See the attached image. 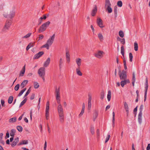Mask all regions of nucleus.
Returning <instances> with one entry per match:
<instances>
[{"label":"nucleus","instance_id":"nucleus-1","mask_svg":"<svg viewBox=\"0 0 150 150\" xmlns=\"http://www.w3.org/2000/svg\"><path fill=\"white\" fill-rule=\"evenodd\" d=\"M50 22L49 21H47V22L43 24L39 28L38 32L39 33H41L45 31L47 27H48L50 24Z\"/></svg>","mask_w":150,"mask_h":150},{"label":"nucleus","instance_id":"nucleus-2","mask_svg":"<svg viewBox=\"0 0 150 150\" xmlns=\"http://www.w3.org/2000/svg\"><path fill=\"white\" fill-rule=\"evenodd\" d=\"M11 20H7L6 21L5 25L2 30V32H5L8 30L11 24Z\"/></svg>","mask_w":150,"mask_h":150},{"label":"nucleus","instance_id":"nucleus-3","mask_svg":"<svg viewBox=\"0 0 150 150\" xmlns=\"http://www.w3.org/2000/svg\"><path fill=\"white\" fill-rule=\"evenodd\" d=\"M143 108V105L142 104L139 108V112L138 116V121L139 123L140 124L142 122V111Z\"/></svg>","mask_w":150,"mask_h":150},{"label":"nucleus","instance_id":"nucleus-4","mask_svg":"<svg viewBox=\"0 0 150 150\" xmlns=\"http://www.w3.org/2000/svg\"><path fill=\"white\" fill-rule=\"evenodd\" d=\"M119 76L120 79L121 80L126 79L127 78V75L126 74V71L124 70L122 71V72H121L120 70L119 71Z\"/></svg>","mask_w":150,"mask_h":150},{"label":"nucleus","instance_id":"nucleus-5","mask_svg":"<svg viewBox=\"0 0 150 150\" xmlns=\"http://www.w3.org/2000/svg\"><path fill=\"white\" fill-rule=\"evenodd\" d=\"M45 68L44 67H41L39 68L38 71V73L40 76H45Z\"/></svg>","mask_w":150,"mask_h":150},{"label":"nucleus","instance_id":"nucleus-6","mask_svg":"<svg viewBox=\"0 0 150 150\" xmlns=\"http://www.w3.org/2000/svg\"><path fill=\"white\" fill-rule=\"evenodd\" d=\"M145 93H144V101L145 102L146 100V95H147V93L148 88V80L146 78V82L145 83Z\"/></svg>","mask_w":150,"mask_h":150},{"label":"nucleus","instance_id":"nucleus-7","mask_svg":"<svg viewBox=\"0 0 150 150\" xmlns=\"http://www.w3.org/2000/svg\"><path fill=\"white\" fill-rule=\"evenodd\" d=\"M55 37V34H53L52 36L50 37V38L47 41V43H48L50 45H52L53 43Z\"/></svg>","mask_w":150,"mask_h":150},{"label":"nucleus","instance_id":"nucleus-8","mask_svg":"<svg viewBox=\"0 0 150 150\" xmlns=\"http://www.w3.org/2000/svg\"><path fill=\"white\" fill-rule=\"evenodd\" d=\"M15 14V12L14 11H11L9 15H4V16L6 18L9 17L10 18H12L13 17Z\"/></svg>","mask_w":150,"mask_h":150},{"label":"nucleus","instance_id":"nucleus-9","mask_svg":"<svg viewBox=\"0 0 150 150\" xmlns=\"http://www.w3.org/2000/svg\"><path fill=\"white\" fill-rule=\"evenodd\" d=\"M44 54V52L43 51L40 52L38 53L35 55L33 59H37L41 57Z\"/></svg>","mask_w":150,"mask_h":150},{"label":"nucleus","instance_id":"nucleus-10","mask_svg":"<svg viewBox=\"0 0 150 150\" xmlns=\"http://www.w3.org/2000/svg\"><path fill=\"white\" fill-rule=\"evenodd\" d=\"M57 110L59 114H64L63 109L61 104L59 105L58 106Z\"/></svg>","mask_w":150,"mask_h":150},{"label":"nucleus","instance_id":"nucleus-11","mask_svg":"<svg viewBox=\"0 0 150 150\" xmlns=\"http://www.w3.org/2000/svg\"><path fill=\"white\" fill-rule=\"evenodd\" d=\"M97 23L98 25L100 28H103L104 27L103 25V22L102 21L100 18H98L97 19Z\"/></svg>","mask_w":150,"mask_h":150},{"label":"nucleus","instance_id":"nucleus-12","mask_svg":"<svg viewBox=\"0 0 150 150\" xmlns=\"http://www.w3.org/2000/svg\"><path fill=\"white\" fill-rule=\"evenodd\" d=\"M103 53V52L102 51H99L95 54V56L98 58H101L102 55Z\"/></svg>","mask_w":150,"mask_h":150},{"label":"nucleus","instance_id":"nucleus-13","mask_svg":"<svg viewBox=\"0 0 150 150\" xmlns=\"http://www.w3.org/2000/svg\"><path fill=\"white\" fill-rule=\"evenodd\" d=\"M60 88L59 87L57 88V87H56L55 88V93H56V98H60Z\"/></svg>","mask_w":150,"mask_h":150},{"label":"nucleus","instance_id":"nucleus-14","mask_svg":"<svg viewBox=\"0 0 150 150\" xmlns=\"http://www.w3.org/2000/svg\"><path fill=\"white\" fill-rule=\"evenodd\" d=\"M25 65L23 67L22 69L20 72V74H19V76H23L24 74L25 73Z\"/></svg>","mask_w":150,"mask_h":150},{"label":"nucleus","instance_id":"nucleus-15","mask_svg":"<svg viewBox=\"0 0 150 150\" xmlns=\"http://www.w3.org/2000/svg\"><path fill=\"white\" fill-rule=\"evenodd\" d=\"M50 57H48L44 62L43 64V66L45 67H47L49 65L50 63Z\"/></svg>","mask_w":150,"mask_h":150},{"label":"nucleus","instance_id":"nucleus-16","mask_svg":"<svg viewBox=\"0 0 150 150\" xmlns=\"http://www.w3.org/2000/svg\"><path fill=\"white\" fill-rule=\"evenodd\" d=\"M19 141V138L17 137L15 139L14 141L11 144V146L12 147H14L16 145L17 143Z\"/></svg>","mask_w":150,"mask_h":150},{"label":"nucleus","instance_id":"nucleus-17","mask_svg":"<svg viewBox=\"0 0 150 150\" xmlns=\"http://www.w3.org/2000/svg\"><path fill=\"white\" fill-rule=\"evenodd\" d=\"M97 11V8L96 5H95V7L92 10L91 15L93 16H95Z\"/></svg>","mask_w":150,"mask_h":150},{"label":"nucleus","instance_id":"nucleus-18","mask_svg":"<svg viewBox=\"0 0 150 150\" xmlns=\"http://www.w3.org/2000/svg\"><path fill=\"white\" fill-rule=\"evenodd\" d=\"M28 82V80H24L21 83V88H23L25 86Z\"/></svg>","mask_w":150,"mask_h":150},{"label":"nucleus","instance_id":"nucleus-19","mask_svg":"<svg viewBox=\"0 0 150 150\" xmlns=\"http://www.w3.org/2000/svg\"><path fill=\"white\" fill-rule=\"evenodd\" d=\"M59 120L61 123H63L64 121V114H59Z\"/></svg>","mask_w":150,"mask_h":150},{"label":"nucleus","instance_id":"nucleus-20","mask_svg":"<svg viewBox=\"0 0 150 150\" xmlns=\"http://www.w3.org/2000/svg\"><path fill=\"white\" fill-rule=\"evenodd\" d=\"M98 112L96 110H95L93 114V121H95L96 119L97 118L98 116Z\"/></svg>","mask_w":150,"mask_h":150},{"label":"nucleus","instance_id":"nucleus-21","mask_svg":"<svg viewBox=\"0 0 150 150\" xmlns=\"http://www.w3.org/2000/svg\"><path fill=\"white\" fill-rule=\"evenodd\" d=\"M88 106H90L91 107V96L89 94L88 95Z\"/></svg>","mask_w":150,"mask_h":150},{"label":"nucleus","instance_id":"nucleus-22","mask_svg":"<svg viewBox=\"0 0 150 150\" xmlns=\"http://www.w3.org/2000/svg\"><path fill=\"white\" fill-rule=\"evenodd\" d=\"M17 120V118L16 117L10 118L8 122L10 123H13L16 122Z\"/></svg>","mask_w":150,"mask_h":150},{"label":"nucleus","instance_id":"nucleus-23","mask_svg":"<svg viewBox=\"0 0 150 150\" xmlns=\"http://www.w3.org/2000/svg\"><path fill=\"white\" fill-rule=\"evenodd\" d=\"M81 59L80 58H78L76 59V62L79 68H80L81 65Z\"/></svg>","mask_w":150,"mask_h":150},{"label":"nucleus","instance_id":"nucleus-24","mask_svg":"<svg viewBox=\"0 0 150 150\" xmlns=\"http://www.w3.org/2000/svg\"><path fill=\"white\" fill-rule=\"evenodd\" d=\"M28 143V141L27 140H23L21 142L19 143L18 145L20 146L22 144H27Z\"/></svg>","mask_w":150,"mask_h":150},{"label":"nucleus","instance_id":"nucleus-25","mask_svg":"<svg viewBox=\"0 0 150 150\" xmlns=\"http://www.w3.org/2000/svg\"><path fill=\"white\" fill-rule=\"evenodd\" d=\"M111 6V4L109 0H106L105 3V8L107 7L108 6Z\"/></svg>","mask_w":150,"mask_h":150},{"label":"nucleus","instance_id":"nucleus-26","mask_svg":"<svg viewBox=\"0 0 150 150\" xmlns=\"http://www.w3.org/2000/svg\"><path fill=\"white\" fill-rule=\"evenodd\" d=\"M16 132V130L15 129H12L11 130L10 135L11 137H13Z\"/></svg>","mask_w":150,"mask_h":150},{"label":"nucleus","instance_id":"nucleus-27","mask_svg":"<svg viewBox=\"0 0 150 150\" xmlns=\"http://www.w3.org/2000/svg\"><path fill=\"white\" fill-rule=\"evenodd\" d=\"M115 17L116 18L117 16V7L116 6H115L114 9Z\"/></svg>","mask_w":150,"mask_h":150},{"label":"nucleus","instance_id":"nucleus-28","mask_svg":"<svg viewBox=\"0 0 150 150\" xmlns=\"http://www.w3.org/2000/svg\"><path fill=\"white\" fill-rule=\"evenodd\" d=\"M107 98L108 101H109L110 100L111 98V92L110 91H108Z\"/></svg>","mask_w":150,"mask_h":150},{"label":"nucleus","instance_id":"nucleus-29","mask_svg":"<svg viewBox=\"0 0 150 150\" xmlns=\"http://www.w3.org/2000/svg\"><path fill=\"white\" fill-rule=\"evenodd\" d=\"M123 103H124V108L125 109V110H129L128 106V105L127 104V102H124Z\"/></svg>","mask_w":150,"mask_h":150},{"label":"nucleus","instance_id":"nucleus-30","mask_svg":"<svg viewBox=\"0 0 150 150\" xmlns=\"http://www.w3.org/2000/svg\"><path fill=\"white\" fill-rule=\"evenodd\" d=\"M119 39V41L121 42L123 45L125 44V38H121L119 37H118L117 38V40H118Z\"/></svg>","mask_w":150,"mask_h":150},{"label":"nucleus","instance_id":"nucleus-31","mask_svg":"<svg viewBox=\"0 0 150 150\" xmlns=\"http://www.w3.org/2000/svg\"><path fill=\"white\" fill-rule=\"evenodd\" d=\"M76 74L78 75L79 76H81L82 75V73L80 71L79 68L78 67V68L76 69Z\"/></svg>","mask_w":150,"mask_h":150},{"label":"nucleus","instance_id":"nucleus-32","mask_svg":"<svg viewBox=\"0 0 150 150\" xmlns=\"http://www.w3.org/2000/svg\"><path fill=\"white\" fill-rule=\"evenodd\" d=\"M135 81V75L134 72L133 73V76L132 78V84L133 86H134V83Z\"/></svg>","mask_w":150,"mask_h":150},{"label":"nucleus","instance_id":"nucleus-33","mask_svg":"<svg viewBox=\"0 0 150 150\" xmlns=\"http://www.w3.org/2000/svg\"><path fill=\"white\" fill-rule=\"evenodd\" d=\"M112 125L113 127L115 125V113L114 112H112Z\"/></svg>","mask_w":150,"mask_h":150},{"label":"nucleus","instance_id":"nucleus-34","mask_svg":"<svg viewBox=\"0 0 150 150\" xmlns=\"http://www.w3.org/2000/svg\"><path fill=\"white\" fill-rule=\"evenodd\" d=\"M13 97L12 96H10L8 100V102L9 104H11L13 101Z\"/></svg>","mask_w":150,"mask_h":150},{"label":"nucleus","instance_id":"nucleus-35","mask_svg":"<svg viewBox=\"0 0 150 150\" xmlns=\"http://www.w3.org/2000/svg\"><path fill=\"white\" fill-rule=\"evenodd\" d=\"M63 59L62 58H61L60 59L59 63V66L60 69H61L62 68V64H63Z\"/></svg>","mask_w":150,"mask_h":150},{"label":"nucleus","instance_id":"nucleus-36","mask_svg":"<svg viewBox=\"0 0 150 150\" xmlns=\"http://www.w3.org/2000/svg\"><path fill=\"white\" fill-rule=\"evenodd\" d=\"M31 87H30L29 89L26 92V93L24 96L23 97V98H26V97L30 93L31 90Z\"/></svg>","mask_w":150,"mask_h":150},{"label":"nucleus","instance_id":"nucleus-37","mask_svg":"<svg viewBox=\"0 0 150 150\" xmlns=\"http://www.w3.org/2000/svg\"><path fill=\"white\" fill-rule=\"evenodd\" d=\"M110 6H108L106 8V10L108 11V12L109 13H111L112 11V8H111Z\"/></svg>","mask_w":150,"mask_h":150},{"label":"nucleus","instance_id":"nucleus-38","mask_svg":"<svg viewBox=\"0 0 150 150\" xmlns=\"http://www.w3.org/2000/svg\"><path fill=\"white\" fill-rule=\"evenodd\" d=\"M134 50L135 51H137L138 50V45L137 42L134 43Z\"/></svg>","mask_w":150,"mask_h":150},{"label":"nucleus","instance_id":"nucleus-39","mask_svg":"<svg viewBox=\"0 0 150 150\" xmlns=\"http://www.w3.org/2000/svg\"><path fill=\"white\" fill-rule=\"evenodd\" d=\"M27 99L26 98H25L21 102V104H20L19 107H21V106L24 105L26 101H27Z\"/></svg>","mask_w":150,"mask_h":150},{"label":"nucleus","instance_id":"nucleus-40","mask_svg":"<svg viewBox=\"0 0 150 150\" xmlns=\"http://www.w3.org/2000/svg\"><path fill=\"white\" fill-rule=\"evenodd\" d=\"M98 37L101 41H103V38L102 35L101 33H99L98 34Z\"/></svg>","mask_w":150,"mask_h":150},{"label":"nucleus","instance_id":"nucleus-41","mask_svg":"<svg viewBox=\"0 0 150 150\" xmlns=\"http://www.w3.org/2000/svg\"><path fill=\"white\" fill-rule=\"evenodd\" d=\"M90 132L92 134H93L95 133L94 127L93 126H91L90 129Z\"/></svg>","mask_w":150,"mask_h":150},{"label":"nucleus","instance_id":"nucleus-42","mask_svg":"<svg viewBox=\"0 0 150 150\" xmlns=\"http://www.w3.org/2000/svg\"><path fill=\"white\" fill-rule=\"evenodd\" d=\"M121 53L123 57L124 56V48L123 46H122L121 47Z\"/></svg>","mask_w":150,"mask_h":150},{"label":"nucleus","instance_id":"nucleus-43","mask_svg":"<svg viewBox=\"0 0 150 150\" xmlns=\"http://www.w3.org/2000/svg\"><path fill=\"white\" fill-rule=\"evenodd\" d=\"M16 128L19 132H22L23 130V128L21 126H17L16 127Z\"/></svg>","mask_w":150,"mask_h":150},{"label":"nucleus","instance_id":"nucleus-44","mask_svg":"<svg viewBox=\"0 0 150 150\" xmlns=\"http://www.w3.org/2000/svg\"><path fill=\"white\" fill-rule=\"evenodd\" d=\"M104 91L102 90L100 93V99L101 100H103L104 98Z\"/></svg>","mask_w":150,"mask_h":150},{"label":"nucleus","instance_id":"nucleus-45","mask_svg":"<svg viewBox=\"0 0 150 150\" xmlns=\"http://www.w3.org/2000/svg\"><path fill=\"white\" fill-rule=\"evenodd\" d=\"M120 84L121 86L122 87H123L126 84L125 81V80H123L122 81L120 82Z\"/></svg>","mask_w":150,"mask_h":150},{"label":"nucleus","instance_id":"nucleus-46","mask_svg":"<svg viewBox=\"0 0 150 150\" xmlns=\"http://www.w3.org/2000/svg\"><path fill=\"white\" fill-rule=\"evenodd\" d=\"M49 44L47 42L46 43L42 46V48L46 47L47 50H48L49 49Z\"/></svg>","mask_w":150,"mask_h":150},{"label":"nucleus","instance_id":"nucleus-47","mask_svg":"<svg viewBox=\"0 0 150 150\" xmlns=\"http://www.w3.org/2000/svg\"><path fill=\"white\" fill-rule=\"evenodd\" d=\"M66 58L70 57L69 52L67 49H66Z\"/></svg>","mask_w":150,"mask_h":150},{"label":"nucleus","instance_id":"nucleus-48","mask_svg":"<svg viewBox=\"0 0 150 150\" xmlns=\"http://www.w3.org/2000/svg\"><path fill=\"white\" fill-rule=\"evenodd\" d=\"M34 87L35 88H39V85L38 84V83L37 82H34Z\"/></svg>","mask_w":150,"mask_h":150},{"label":"nucleus","instance_id":"nucleus-49","mask_svg":"<svg viewBox=\"0 0 150 150\" xmlns=\"http://www.w3.org/2000/svg\"><path fill=\"white\" fill-rule=\"evenodd\" d=\"M119 35L121 38H123L124 36V33L122 30H120L119 32Z\"/></svg>","mask_w":150,"mask_h":150},{"label":"nucleus","instance_id":"nucleus-50","mask_svg":"<svg viewBox=\"0 0 150 150\" xmlns=\"http://www.w3.org/2000/svg\"><path fill=\"white\" fill-rule=\"evenodd\" d=\"M129 61L130 62H132V61L133 56L131 52H130L129 54Z\"/></svg>","mask_w":150,"mask_h":150},{"label":"nucleus","instance_id":"nucleus-51","mask_svg":"<svg viewBox=\"0 0 150 150\" xmlns=\"http://www.w3.org/2000/svg\"><path fill=\"white\" fill-rule=\"evenodd\" d=\"M117 5L119 7H121L122 6V3L121 1H118L117 3Z\"/></svg>","mask_w":150,"mask_h":150},{"label":"nucleus","instance_id":"nucleus-52","mask_svg":"<svg viewBox=\"0 0 150 150\" xmlns=\"http://www.w3.org/2000/svg\"><path fill=\"white\" fill-rule=\"evenodd\" d=\"M19 87H20L19 84H17L15 87V88H14L15 90L16 91H17L18 90V89L19 88Z\"/></svg>","mask_w":150,"mask_h":150},{"label":"nucleus","instance_id":"nucleus-53","mask_svg":"<svg viewBox=\"0 0 150 150\" xmlns=\"http://www.w3.org/2000/svg\"><path fill=\"white\" fill-rule=\"evenodd\" d=\"M31 35V33H29L27 34L25 36L23 37L22 38H27L29 37Z\"/></svg>","mask_w":150,"mask_h":150},{"label":"nucleus","instance_id":"nucleus-54","mask_svg":"<svg viewBox=\"0 0 150 150\" xmlns=\"http://www.w3.org/2000/svg\"><path fill=\"white\" fill-rule=\"evenodd\" d=\"M42 20H43V19L42 18V17H41L39 19V20H38V25H39L40 24H41V23H42Z\"/></svg>","mask_w":150,"mask_h":150},{"label":"nucleus","instance_id":"nucleus-55","mask_svg":"<svg viewBox=\"0 0 150 150\" xmlns=\"http://www.w3.org/2000/svg\"><path fill=\"white\" fill-rule=\"evenodd\" d=\"M45 115H49V108H46L45 110Z\"/></svg>","mask_w":150,"mask_h":150},{"label":"nucleus","instance_id":"nucleus-56","mask_svg":"<svg viewBox=\"0 0 150 150\" xmlns=\"http://www.w3.org/2000/svg\"><path fill=\"white\" fill-rule=\"evenodd\" d=\"M84 110L82 109L81 111L79 114V117H81L83 114L84 112Z\"/></svg>","mask_w":150,"mask_h":150},{"label":"nucleus","instance_id":"nucleus-57","mask_svg":"<svg viewBox=\"0 0 150 150\" xmlns=\"http://www.w3.org/2000/svg\"><path fill=\"white\" fill-rule=\"evenodd\" d=\"M110 137V135L109 134H108V135L107 137L106 138L105 141V143H107L109 140V138Z\"/></svg>","mask_w":150,"mask_h":150},{"label":"nucleus","instance_id":"nucleus-58","mask_svg":"<svg viewBox=\"0 0 150 150\" xmlns=\"http://www.w3.org/2000/svg\"><path fill=\"white\" fill-rule=\"evenodd\" d=\"M9 137V134L8 132V131H7V132L6 134V136L5 137V138L6 139L8 138Z\"/></svg>","mask_w":150,"mask_h":150},{"label":"nucleus","instance_id":"nucleus-59","mask_svg":"<svg viewBox=\"0 0 150 150\" xmlns=\"http://www.w3.org/2000/svg\"><path fill=\"white\" fill-rule=\"evenodd\" d=\"M35 43H30L28 45L30 47V48L33 47Z\"/></svg>","mask_w":150,"mask_h":150},{"label":"nucleus","instance_id":"nucleus-60","mask_svg":"<svg viewBox=\"0 0 150 150\" xmlns=\"http://www.w3.org/2000/svg\"><path fill=\"white\" fill-rule=\"evenodd\" d=\"M138 106H137L134 109V114L135 115V116H136V115L137 113V108Z\"/></svg>","mask_w":150,"mask_h":150},{"label":"nucleus","instance_id":"nucleus-61","mask_svg":"<svg viewBox=\"0 0 150 150\" xmlns=\"http://www.w3.org/2000/svg\"><path fill=\"white\" fill-rule=\"evenodd\" d=\"M56 99L57 100V103L59 104V105L61 104H60V98H56Z\"/></svg>","mask_w":150,"mask_h":150},{"label":"nucleus","instance_id":"nucleus-62","mask_svg":"<svg viewBox=\"0 0 150 150\" xmlns=\"http://www.w3.org/2000/svg\"><path fill=\"white\" fill-rule=\"evenodd\" d=\"M35 94L34 93H33L31 96L30 99L31 100H33L35 98Z\"/></svg>","mask_w":150,"mask_h":150},{"label":"nucleus","instance_id":"nucleus-63","mask_svg":"<svg viewBox=\"0 0 150 150\" xmlns=\"http://www.w3.org/2000/svg\"><path fill=\"white\" fill-rule=\"evenodd\" d=\"M43 37H44V36L43 35H42V34L39 35V40H42L43 38Z\"/></svg>","mask_w":150,"mask_h":150},{"label":"nucleus","instance_id":"nucleus-64","mask_svg":"<svg viewBox=\"0 0 150 150\" xmlns=\"http://www.w3.org/2000/svg\"><path fill=\"white\" fill-rule=\"evenodd\" d=\"M24 92H23V91H22V90H21V91L19 93L18 95V96L20 97V96H21L22 95V94Z\"/></svg>","mask_w":150,"mask_h":150}]
</instances>
